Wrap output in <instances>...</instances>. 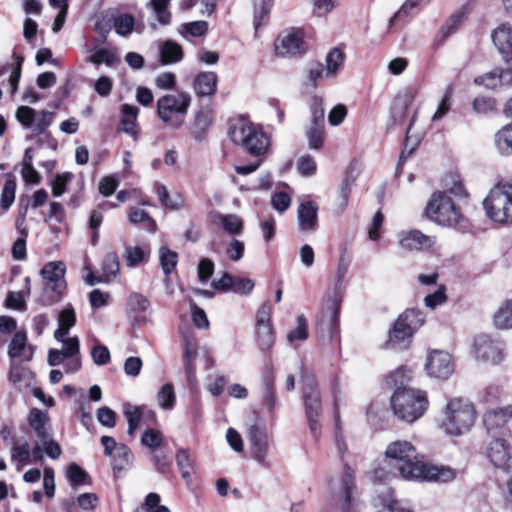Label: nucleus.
Masks as SVG:
<instances>
[{
	"mask_svg": "<svg viewBox=\"0 0 512 512\" xmlns=\"http://www.w3.org/2000/svg\"><path fill=\"white\" fill-rule=\"evenodd\" d=\"M385 456L396 461L401 476L407 480L446 483L455 478L452 469L426 463L416 448L405 440L390 443L386 448Z\"/></svg>",
	"mask_w": 512,
	"mask_h": 512,
	"instance_id": "nucleus-1",
	"label": "nucleus"
},
{
	"mask_svg": "<svg viewBox=\"0 0 512 512\" xmlns=\"http://www.w3.org/2000/svg\"><path fill=\"white\" fill-rule=\"evenodd\" d=\"M476 421V410L463 398L450 399L443 411L440 428L450 436H461L470 431Z\"/></svg>",
	"mask_w": 512,
	"mask_h": 512,
	"instance_id": "nucleus-2",
	"label": "nucleus"
},
{
	"mask_svg": "<svg viewBox=\"0 0 512 512\" xmlns=\"http://www.w3.org/2000/svg\"><path fill=\"white\" fill-rule=\"evenodd\" d=\"M229 136L233 143L255 157L264 155L270 144L263 130L245 119H239L229 128Z\"/></svg>",
	"mask_w": 512,
	"mask_h": 512,
	"instance_id": "nucleus-3",
	"label": "nucleus"
},
{
	"mask_svg": "<svg viewBox=\"0 0 512 512\" xmlns=\"http://www.w3.org/2000/svg\"><path fill=\"white\" fill-rule=\"evenodd\" d=\"M394 414L402 421L412 423L419 419L427 409L426 394L411 388H398L392 398Z\"/></svg>",
	"mask_w": 512,
	"mask_h": 512,
	"instance_id": "nucleus-4",
	"label": "nucleus"
},
{
	"mask_svg": "<svg viewBox=\"0 0 512 512\" xmlns=\"http://www.w3.org/2000/svg\"><path fill=\"white\" fill-rule=\"evenodd\" d=\"M191 100V95L184 91L165 94L157 100V114L169 127L178 129L184 124Z\"/></svg>",
	"mask_w": 512,
	"mask_h": 512,
	"instance_id": "nucleus-5",
	"label": "nucleus"
},
{
	"mask_svg": "<svg viewBox=\"0 0 512 512\" xmlns=\"http://www.w3.org/2000/svg\"><path fill=\"white\" fill-rule=\"evenodd\" d=\"M486 215L494 222L512 224V185H496L483 201Z\"/></svg>",
	"mask_w": 512,
	"mask_h": 512,
	"instance_id": "nucleus-6",
	"label": "nucleus"
},
{
	"mask_svg": "<svg viewBox=\"0 0 512 512\" xmlns=\"http://www.w3.org/2000/svg\"><path fill=\"white\" fill-rule=\"evenodd\" d=\"M65 272L66 266L62 261H51L43 266L41 276L44 287L40 299L43 305L50 306L60 300L66 289Z\"/></svg>",
	"mask_w": 512,
	"mask_h": 512,
	"instance_id": "nucleus-7",
	"label": "nucleus"
},
{
	"mask_svg": "<svg viewBox=\"0 0 512 512\" xmlns=\"http://www.w3.org/2000/svg\"><path fill=\"white\" fill-rule=\"evenodd\" d=\"M424 323L422 312L415 309H408L396 320L393 329L389 333L386 342L388 348L403 349L409 344L413 333Z\"/></svg>",
	"mask_w": 512,
	"mask_h": 512,
	"instance_id": "nucleus-8",
	"label": "nucleus"
},
{
	"mask_svg": "<svg viewBox=\"0 0 512 512\" xmlns=\"http://www.w3.org/2000/svg\"><path fill=\"white\" fill-rule=\"evenodd\" d=\"M427 217L442 226H455L462 218L447 192H436L426 206Z\"/></svg>",
	"mask_w": 512,
	"mask_h": 512,
	"instance_id": "nucleus-9",
	"label": "nucleus"
},
{
	"mask_svg": "<svg viewBox=\"0 0 512 512\" xmlns=\"http://www.w3.org/2000/svg\"><path fill=\"white\" fill-rule=\"evenodd\" d=\"M356 485L352 469L345 464L341 483L332 491L330 503L337 512H356Z\"/></svg>",
	"mask_w": 512,
	"mask_h": 512,
	"instance_id": "nucleus-10",
	"label": "nucleus"
},
{
	"mask_svg": "<svg viewBox=\"0 0 512 512\" xmlns=\"http://www.w3.org/2000/svg\"><path fill=\"white\" fill-rule=\"evenodd\" d=\"M247 439L250 444L252 458L264 468H270L269 441L265 424L254 418L247 426Z\"/></svg>",
	"mask_w": 512,
	"mask_h": 512,
	"instance_id": "nucleus-11",
	"label": "nucleus"
},
{
	"mask_svg": "<svg viewBox=\"0 0 512 512\" xmlns=\"http://www.w3.org/2000/svg\"><path fill=\"white\" fill-rule=\"evenodd\" d=\"M304 31L290 27L280 32L275 39V53L279 57L292 58L305 53Z\"/></svg>",
	"mask_w": 512,
	"mask_h": 512,
	"instance_id": "nucleus-12",
	"label": "nucleus"
},
{
	"mask_svg": "<svg viewBox=\"0 0 512 512\" xmlns=\"http://www.w3.org/2000/svg\"><path fill=\"white\" fill-rule=\"evenodd\" d=\"M474 353L478 360L498 365L505 358V343L500 339L482 334L474 340Z\"/></svg>",
	"mask_w": 512,
	"mask_h": 512,
	"instance_id": "nucleus-13",
	"label": "nucleus"
},
{
	"mask_svg": "<svg viewBox=\"0 0 512 512\" xmlns=\"http://www.w3.org/2000/svg\"><path fill=\"white\" fill-rule=\"evenodd\" d=\"M483 423L491 437H507L512 426V405L486 412Z\"/></svg>",
	"mask_w": 512,
	"mask_h": 512,
	"instance_id": "nucleus-14",
	"label": "nucleus"
},
{
	"mask_svg": "<svg viewBox=\"0 0 512 512\" xmlns=\"http://www.w3.org/2000/svg\"><path fill=\"white\" fill-rule=\"evenodd\" d=\"M425 370L430 377L448 379L454 372L451 355L443 350L431 351L427 356Z\"/></svg>",
	"mask_w": 512,
	"mask_h": 512,
	"instance_id": "nucleus-15",
	"label": "nucleus"
},
{
	"mask_svg": "<svg viewBox=\"0 0 512 512\" xmlns=\"http://www.w3.org/2000/svg\"><path fill=\"white\" fill-rule=\"evenodd\" d=\"M485 454L495 467L508 469L512 457L506 437H491L486 444Z\"/></svg>",
	"mask_w": 512,
	"mask_h": 512,
	"instance_id": "nucleus-16",
	"label": "nucleus"
},
{
	"mask_svg": "<svg viewBox=\"0 0 512 512\" xmlns=\"http://www.w3.org/2000/svg\"><path fill=\"white\" fill-rule=\"evenodd\" d=\"M302 397L306 415L320 416L322 411L321 397L318 391L317 381L312 374L303 376Z\"/></svg>",
	"mask_w": 512,
	"mask_h": 512,
	"instance_id": "nucleus-17",
	"label": "nucleus"
},
{
	"mask_svg": "<svg viewBox=\"0 0 512 512\" xmlns=\"http://www.w3.org/2000/svg\"><path fill=\"white\" fill-rule=\"evenodd\" d=\"M399 246L406 251H421L433 247L435 238L419 230L402 231L398 234Z\"/></svg>",
	"mask_w": 512,
	"mask_h": 512,
	"instance_id": "nucleus-18",
	"label": "nucleus"
},
{
	"mask_svg": "<svg viewBox=\"0 0 512 512\" xmlns=\"http://www.w3.org/2000/svg\"><path fill=\"white\" fill-rule=\"evenodd\" d=\"M494 46L505 61L512 60V27L508 24L498 26L491 35Z\"/></svg>",
	"mask_w": 512,
	"mask_h": 512,
	"instance_id": "nucleus-19",
	"label": "nucleus"
},
{
	"mask_svg": "<svg viewBox=\"0 0 512 512\" xmlns=\"http://www.w3.org/2000/svg\"><path fill=\"white\" fill-rule=\"evenodd\" d=\"M318 205L314 201H305L298 207L297 218L301 231H314L318 225Z\"/></svg>",
	"mask_w": 512,
	"mask_h": 512,
	"instance_id": "nucleus-20",
	"label": "nucleus"
},
{
	"mask_svg": "<svg viewBox=\"0 0 512 512\" xmlns=\"http://www.w3.org/2000/svg\"><path fill=\"white\" fill-rule=\"evenodd\" d=\"M475 82L489 89H496L512 84V70L496 68L475 79Z\"/></svg>",
	"mask_w": 512,
	"mask_h": 512,
	"instance_id": "nucleus-21",
	"label": "nucleus"
},
{
	"mask_svg": "<svg viewBox=\"0 0 512 512\" xmlns=\"http://www.w3.org/2000/svg\"><path fill=\"white\" fill-rule=\"evenodd\" d=\"M218 76L215 72L204 71L196 75L193 89L198 97H210L217 91Z\"/></svg>",
	"mask_w": 512,
	"mask_h": 512,
	"instance_id": "nucleus-22",
	"label": "nucleus"
},
{
	"mask_svg": "<svg viewBox=\"0 0 512 512\" xmlns=\"http://www.w3.org/2000/svg\"><path fill=\"white\" fill-rule=\"evenodd\" d=\"M213 111L210 107L200 109L190 126V134L196 141H203L212 124Z\"/></svg>",
	"mask_w": 512,
	"mask_h": 512,
	"instance_id": "nucleus-23",
	"label": "nucleus"
},
{
	"mask_svg": "<svg viewBox=\"0 0 512 512\" xmlns=\"http://www.w3.org/2000/svg\"><path fill=\"white\" fill-rule=\"evenodd\" d=\"M415 98L413 89H406L399 93L394 100L391 108V118L395 124H401L407 117V111L412 105Z\"/></svg>",
	"mask_w": 512,
	"mask_h": 512,
	"instance_id": "nucleus-24",
	"label": "nucleus"
},
{
	"mask_svg": "<svg viewBox=\"0 0 512 512\" xmlns=\"http://www.w3.org/2000/svg\"><path fill=\"white\" fill-rule=\"evenodd\" d=\"M340 305L341 298L335 296L331 305L328 306L327 312L319 322L320 328L327 330L331 337L338 333Z\"/></svg>",
	"mask_w": 512,
	"mask_h": 512,
	"instance_id": "nucleus-25",
	"label": "nucleus"
},
{
	"mask_svg": "<svg viewBox=\"0 0 512 512\" xmlns=\"http://www.w3.org/2000/svg\"><path fill=\"white\" fill-rule=\"evenodd\" d=\"M211 222L231 235H239L243 231V221L235 214L214 213Z\"/></svg>",
	"mask_w": 512,
	"mask_h": 512,
	"instance_id": "nucleus-26",
	"label": "nucleus"
},
{
	"mask_svg": "<svg viewBox=\"0 0 512 512\" xmlns=\"http://www.w3.org/2000/svg\"><path fill=\"white\" fill-rule=\"evenodd\" d=\"M158 51L162 65L177 63L183 59L182 47L172 40L159 42Z\"/></svg>",
	"mask_w": 512,
	"mask_h": 512,
	"instance_id": "nucleus-27",
	"label": "nucleus"
},
{
	"mask_svg": "<svg viewBox=\"0 0 512 512\" xmlns=\"http://www.w3.org/2000/svg\"><path fill=\"white\" fill-rule=\"evenodd\" d=\"M139 109L136 106L124 104L122 106V119L118 126V131L124 132L136 138L138 134L136 119Z\"/></svg>",
	"mask_w": 512,
	"mask_h": 512,
	"instance_id": "nucleus-28",
	"label": "nucleus"
},
{
	"mask_svg": "<svg viewBox=\"0 0 512 512\" xmlns=\"http://www.w3.org/2000/svg\"><path fill=\"white\" fill-rule=\"evenodd\" d=\"M58 329L54 332L56 340H63L76 323V313L72 305L65 306L58 314Z\"/></svg>",
	"mask_w": 512,
	"mask_h": 512,
	"instance_id": "nucleus-29",
	"label": "nucleus"
},
{
	"mask_svg": "<svg viewBox=\"0 0 512 512\" xmlns=\"http://www.w3.org/2000/svg\"><path fill=\"white\" fill-rule=\"evenodd\" d=\"M356 179L357 175L354 173L353 169L349 168L346 170L344 178L340 184L339 196L337 199V209L339 213H342L346 209L352 192V187L354 186Z\"/></svg>",
	"mask_w": 512,
	"mask_h": 512,
	"instance_id": "nucleus-30",
	"label": "nucleus"
},
{
	"mask_svg": "<svg viewBox=\"0 0 512 512\" xmlns=\"http://www.w3.org/2000/svg\"><path fill=\"white\" fill-rule=\"evenodd\" d=\"M28 420L39 441L46 439L51 434L50 429L47 427L49 418L46 413L39 409H33L29 414Z\"/></svg>",
	"mask_w": 512,
	"mask_h": 512,
	"instance_id": "nucleus-31",
	"label": "nucleus"
},
{
	"mask_svg": "<svg viewBox=\"0 0 512 512\" xmlns=\"http://www.w3.org/2000/svg\"><path fill=\"white\" fill-rule=\"evenodd\" d=\"M493 325L499 330L512 329V299L503 302L496 310Z\"/></svg>",
	"mask_w": 512,
	"mask_h": 512,
	"instance_id": "nucleus-32",
	"label": "nucleus"
},
{
	"mask_svg": "<svg viewBox=\"0 0 512 512\" xmlns=\"http://www.w3.org/2000/svg\"><path fill=\"white\" fill-rule=\"evenodd\" d=\"M11 461L16 465L17 470H21L31 462L30 446L27 441L14 443L11 448Z\"/></svg>",
	"mask_w": 512,
	"mask_h": 512,
	"instance_id": "nucleus-33",
	"label": "nucleus"
},
{
	"mask_svg": "<svg viewBox=\"0 0 512 512\" xmlns=\"http://www.w3.org/2000/svg\"><path fill=\"white\" fill-rule=\"evenodd\" d=\"M324 122H310L306 130V136L310 149L319 150L324 143Z\"/></svg>",
	"mask_w": 512,
	"mask_h": 512,
	"instance_id": "nucleus-34",
	"label": "nucleus"
},
{
	"mask_svg": "<svg viewBox=\"0 0 512 512\" xmlns=\"http://www.w3.org/2000/svg\"><path fill=\"white\" fill-rule=\"evenodd\" d=\"M149 253V249L140 246H127L123 254L125 264L131 268L136 267L148 260Z\"/></svg>",
	"mask_w": 512,
	"mask_h": 512,
	"instance_id": "nucleus-35",
	"label": "nucleus"
},
{
	"mask_svg": "<svg viewBox=\"0 0 512 512\" xmlns=\"http://www.w3.org/2000/svg\"><path fill=\"white\" fill-rule=\"evenodd\" d=\"M309 335L308 322L304 315H299L296 319V327L290 330L286 339L290 345H295L296 342H304Z\"/></svg>",
	"mask_w": 512,
	"mask_h": 512,
	"instance_id": "nucleus-36",
	"label": "nucleus"
},
{
	"mask_svg": "<svg viewBox=\"0 0 512 512\" xmlns=\"http://www.w3.org/2000/svg\"><path fill=\"white\" fill-rule=\"evenodd\" d=\"M263 401L267 408L272 411L275 407L274 397V376L272 370L267 368L263 375Z\"/></svg>",
	"mask_w": 512,
	"mask_h": 512,
	"instance_id": "nucleus-37",
	"label": "nucleus"
},
{
	"mask_svg": "<svg viewBox=\"0 0 512 512\" xmlns=\"http://www.w3.org/2000/svg\"><path fill=\"white\" fill-rule=\"evenodd\" d=\"M102 272L105 282L119 274V257L116 252H108L102 262Z\"/></svg>",
	"mask_w": 512,
	"mask_h": 512,
	"instance_id": "nucleus-38",
	"label": "nucleus"
},
{
	"mask_svg": "<svg viewBox=\"0 0 512 512\" xmlns=\"http://www.w3.org/2000/svg\"><path fill=\"white\" fill-rule=\"evenodd\" d=\"M256 340L261 351H270L275 343V334L272 326L256 327Z\"/></svg>",
	"mask_w": 512,
	"mask_h": 512,
	"instance_id": "nucleus-39",
	"label": "nucleus"
},
{
	"mask_svg": "<svg viewBox=\"0 0 512 512\" xmlns=\"http://www.w3.org/2000/svg\"><path fill=\"white\" fill-rule=\"evenodd\" d=\"M114 470L121 471L131 464L133 455L125 444H120L118 449L110 457Z\"/></svg>",
	"mask_w": 512,
	"mask_h": 512,
	"instance_id": "nucleus-40",
	"label": "nucleus"
},
{
	"mask_svg": "<svg viewBox=\"0 0 512 512\" xmlns=\"http://www.w3.org/2000/svg\"><path fill=\"white\" fill-rule=\"evenodd\" d=\"M135 26V18L132 14L122 13L114 17V28L118 35L126 37L130 35Z\"/></svg>",
	"mask_w": 512,
	"mask_h": 512,
	"instance_id": "nucleus-41",
	"label": "nucleus"
},
{
	"mask_svg": "<svg viewBox=\"0 0 512 512\" xmlns=\"http://www.w3.org/2000/svg\"><path fill=\"white\" fill-rule=\"evenodd\" d=\"M197 357V350L193 342L186 339L183 343V359L188 380L194 376L195 367L193 361Z\"/></svg>",
	"mask_w": 512,
	"mask_h": 512,
	"instance_id": "nucleus-42",
	"label": "nucleus"
},
{
	"mask_svg": "<svg viewBox=\"0 0 512 512\" xmlns=\"http://www.w3.org/2000/svg\"><path fill=\"white\" fill-rule=\"evenodd\" d=\"M171 0H150L147 7L151 8L160 24L168 25L171 20V14L168 11V6Z\"/></svg>",
	"mask_w": 512,
	"mask_h": 512,
	"instance_id": "nucleus-43",
	"label": "nucleus"
},
{
	"mask_svg": "<svg viewBox=\"0 0 512 512\" xmlns=\"http://www.w3.org/2000/svg\"><path fill=\"white\" fill-rule=\"evenodd\" d=\"M129 221L133 224H143V227L155 231L156 223L149 214L141 208H131L129 212Z\"/></svg>",
	"mask_w": 512,
	"mask_h": 512,
	"instance_id": "nucleus-44",
	"label": "nucleus"
},
{
	"mask_svg": "<svg viewBox=\"0 0 512 512\" xmlns=\"http://www.w3.org/2000/svg\"><path fill=\"white\" fill-rule=\"evenodd\" d=\"M159 259L163 272L166 275H169L177 265L178 255L176 252L171 251L167 247H161L159 250Z\"/></svg>",
	"mask_w": 512,
	"mask_h": 512,
	"instance_id": "nucleus-45",
	"label": "nucleus"
},
{
	"mask_svg": "<svg viewBox=\"0 0 512 512\" xmlns=\"http://www.w3.org/2000/svg\"><path fill=\"white\" fill-rule=\"evenodd\" d=\"M16 181L13 178H8L1 192L0 207L3 211H7L15 200Z\"/></svg>",
	"mask_w": 512,
	"mask_h": 512,
	"instance_id": "nucleus-46",
	"label": "nucleus"
},
{
	"mask_svg": "<svg viewBox=\"0 0 512 512\" xmlns=\"http://www.w3.org/2000/svg\"><path fill=\"white\" fill-rule=\"evenodd\" d=\"M274 0H256L254 4V28L262 25L263 21L268 18Z\"/></svg>",
	"mask_w": 512,
	"mask_h": 512,
	"instance_id": "nucleus-47",
	"label": "nucleus"
},
{
	"mask_svg": "<svg viewBox=\"0 0 512 512\" xmlns=\"http://www.w3.org/2000/svg\"><path fill=\"white\" fill-rule=\"evenodd\" d=\"M344 54L341 49L333 48L326 56V76H334L342 65Z\"/></svg>",
	"mask_w": 512,
	"mask_h": 512,
	"instance_id": "nucleus-48",
	"label": "nucleus"
},
{
	"mask_svg": "<svg viewBox=\"0 0 512 512\" xmlns=\"http://www.w3.org/2000/svg\"><path fill=\"white\" fill-rule=\"evenodd\" d=\"M157 401L161 408L171 410L175 404V392L172 384H165L157 394Z\"/></svg>",
	"mask_w": 512,
	"mask_h": 512,
	"instance_id": "nucleus-49",
	"label": "nucleus"
},
{
	"mask_svg": "<svg viewBox=\"0 0 512 512\" xmlns=\"http://www.w3.org/2000/svg\"><path fill=\"white\" fill-rule=\"evenodd\" d=\"M150 307V301L140 293H131L127 299V309L133 313L145 312Z\"/></svg>",
	"mask_w": 512,
	"mask_h": 512,
	"instance_id": "nucleus-50",
	"label": "nucleus"
},
{
	"mask_svg": "<svg viewBox=\"0 0 512 512\" xmlns=\"http://www.w3.org/2000/svg\"><path fill=\"white\" fill-rule=\"evenodd\" d=\"M190 453L187 449H180L176 454V464L184 479H189L193 470Z\"/></svg>",
	"mask_w": 512,
	"mask_h": 512,
	"instance_id": "nucleus-51",
	"label": "nucleus"
},
{
	"mask_svg": "<svg viewBox=\"0 0 512 512\" xmlns=\"http://www.w3.org/2000/svg\"><path fill=\"white\" fill-rule=\"evenodd\" d=\"M30 372L21 364L12 363L10 367L9 379L16 386H22L27 384L29 380Z\"/></svg>",
	"mask_w": 512,
	"mask_h": 512,
	"instance_id": "nucleus-52",
	"label": "nucleus"
},
{
	"mask_svg": "<svg viewBox=\"0 0 512 512\" xmlns=\"http://www.w3.org/2000/svg\"><path fill=\"white\" fill-rule=\"evenodd\" d=\"M67 477L72 486H79L87 483L88 474L76 463H72L68 466Z\"/></svg>",
	"mask_w": 512,
	"mask_h": 512,
	"instance_id": "nucleus-53",
	"label": "nucleus"
},
{
	"mask_svg": "<svg viewBox=\"0 0 512 512\" xmlns=\"http://www.w3.org/2000/svg\"><path fill=\"white\" fill-rule=\"evenodd\" d=\"M26 342V334L24 332H17L9 344L8 354L10 358L20 357L25 350Z\"/></svg>",
	"mask_w": 512,
	"mask_h": 512,
	"instance_id": "nucleus-54",
	"label": "nucleus"
},
{
	"mask_svg": "<svg viewBox=\"0 0 512 512\" xmlns=\"http://www.w3.org/2000/svg\"><path fill=\"white\" fill-rule=\"evenodd\" d=\"M89 60L95 65L104 63L107 66H112L118 59L116 54L111 50L101 48L96 50L94 54L90 56Z\"/></svg>",
	"mask_w": 512,
	"mask_h": 512,
	"instance_id": "nucleus-55",
	"label": "nucleus"
},
{
	"mask_svg": "<svg viewBox=\"0 0 512 512\" xmlns=\"http://www.w3.org/2000/svg\"><path fill=\"white\" fill-rule=\"evenodd\" d=\"M461 14L452 15L446 23L440 28L439 34L437 36V41L443 42L447 37L453 34L458 26V24L462 20Z\"/></svg>",
	"mask_w": 512,
	"mask_h": 512,
	"instance_id": "nucleus-56",
	"label": "nucleus"
},
{
	"mask_svg": "<svg viewBox=\"0 0 512 512\" xmlns=\"http://www.w3.org/2000/svg\"><path fill=\"white\" fill-rule=\"evenodd\" d=\"M124 415L128 422V434L133 436L141 420V410L136 406H128L124 410Z\"/></svg>",
	"mask_w": 512,
	"mask_h": 512,
	"instance_id": "nucleus-57",
	"label": "nucleus"
},
{
	"mask_svg": "<svg viewBox=\"0 0 512 512\" xmlns=\"http://www.w3.org/2000/svg\"><path fill=\"white\" fill-rule=\"evenodd\" d=\"M36 113L29 106H20L16 111L17 120L26 128H34Z\"/></svg>",
	"mask_w": 512,
	"mask_h": 512,
	"instance_id": "nucleus-58",
	"label": "nucleus"
},
{
	"mask_svg": "<svg viewBox=\"0 0 512 512\" xmlns=\"http://www.w3.org/2000/svg\"><path fill=\"white\" fill-rule=\"evenodd\" d=\"M73 178V174L70 172H65L62 174H57L52 182V194L54 197L61 196L66 191V185Z\"/></svg>",
	"mask_w": 512,
	"mask_h": 512,
	"instance_id": "nucleus-59",
	"label": "nucleus"
},
{
	"mask_svg": "<svg viewBox=\"0 0 512 512\" xmlns=\"http://www.w3.org/2000/svg\"><path fill=\"white\" fill-rule=\"evenodd\" d=\"M14 63L13 70L9 77V84L11 86V93L14 94L17 90V86L21 77V69L24 61V57L16 53L13 54Z\"/></svg>",
	"mask_w": 512,
	"mask_h": 512,
	"instance_id": "nucleus-60",
	"label": "nucleus"
},
{
	"mask_svg": "<svg viewBox=\"0 0 512 512\" xmlns=\"http://www.w3.org/2000/svg\"><path fill=\"white\" fill-rule=\"evenodd\" d=\"M317 164L310 155L301 156L297 163V170L303 176H312L315 174Z\"/></svg>",
	"mask_w": 512,
	"mask_h": 512,
	"instance_id": "nucleus-61",
	"label": "nucleus"
},
{
	"mask_svg": "<svg viewBox=\"0 0 512 512\" xmlns=\"http://www.w3.org/2000/svg\"><path fill=\"white\" fill-rule=\"evenodd\" d=\"M141 443L151 449L158 448L162 444V434L155 429H148L141 438Z\"/></svg>",
	"mask_w": 512,
	"mask_h": 512,
	"instance_id": "nucleus-62",
	"label": "nucleus"
},
{
	"mask_svg": "<svg viewBox=\"0 0 512 512\" xmlns=\"http://www.w3.org/2000/svg\"><path fill=\"white\" fill-rule=\"evenodd\" d=\"M97 420L102 426L113 428L116 425V413L109 407H101L97 410Z\"/></svg>",
	"mask_w": 512,
	"mask_h": 512,
	"instance_id": "nucleus-63",
	"label": "nucleus"
},
{
	"mask_svg": "<svg viewBox=\"0 0 512 512\" xmlns=\"http://www.w3.org/2000/svg\"><path fill=\"white\" fill-rule=\"evenodd\" d=\"M244 249V243L233 238L226 248V254L230 260L237 262L243 257Z\"/></svg>",
	"mask_w": 512,
	"mask_h": 512,
	"instance_id": "nucleus-64",
	"label": "nucleus"
}]
</instances>
